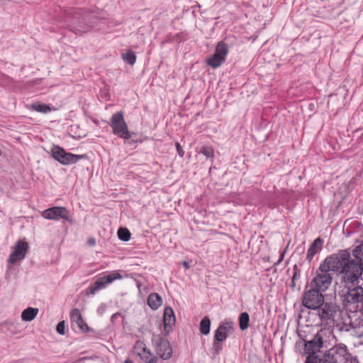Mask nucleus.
<instances>
[{
  "label": "nucleus",
  "mask_w": 363,
  "mask_h": 363,
  "mask_svg": "<svg viewBox=\"0 0 363 363\" xmlns=\"http://www.w3.org/2000/svg\"><path fill=\"white\" fill-rule=\"evenodd\" d=\"M334 262L335 272L341 275L340 281L345 285H356L359 284L363 272L362 263L359 259H352L347 250H341L337 254L330 256Z\"/></svg>",
  "instance_id": "f257e3e1"
},
{
  "label": "nucleus",
  "mask_w": 363,
  "mask_h": 363,
  "mask_svg": "<svg viewBox=\"0 0 363 363\" xmlns=\"http://www.w3.org/2000/svg\"><path fill=\"white\" fill-rule=\"evenodd\" d=\"M359 363L357 357L350 353L347 347L340 343L335 345L324 353L320 359L316 357L309 358L307 363Z\"/></svg>",
  "instance_id": "f03ea898"
},
{
  "label": "nucleus",
  "mask_w": 363,
  "mask_h": 363,
  "mask_svg": "<svg viewBox=\"0 0 363 363\" xmlns=\"http://www.w3.org/2000/svg\"><path fill=\"white\" fill-rule=\"evenodd\" d=\"M333 264L334 262H331L330 256L326 257L320 264L315 277L310 282L309 286L322 293L326 291L332 284L333 273L335 272V265H333Z\"/></svg>",
  "instance_id": "7ed1b4c3"
},
{
  "label": "nucleus",
  "mask_w": 363,
  "mask_h": 363,
  "mask_svg": "<svg viewBox=\"0 0 363 363\" xmlns=\"http://www.w3.org/2000/svg\"><path fill=\"white\" fill-rule=\"evenodd\" d=\"M345 289L340 294L343 306L351 312L363 309V287L357 284L345 285Z\"/></svg>",
  "instance_id": "20e7f679"
},
{
  "label": "nucleus",
  "mask_w": 363,
  "mask_h": 363,
  "mask_svg": "<svg viewBox=\"0 0 363 363\" xmlns=\"http://www.w3.org/2000/svg\"><path fill=\"white\" fill-rule=\"evenodd\" d=\"M324 300L323 293L313 287L306 290L301 298L302 305L311 310H317L324 303Z\"/></svg>",
  "instance_id": "39448f33"
},
{
  "label": "nucleus",
  "mask_w": 363,
  "mask_h": 363,
  "mask_svg": "<svg viewBox=\"0 0 363 363\" xmlns=\"http://www.w3.org/2000/svg\"><path fill=\"white\" fill-rule=\"evenodd\" d=\"M51 155L55 160L63 165L77 163L79 160L86 157L85 155H74L67 152L63 148L57 145L52 147Z\"/></svg>",
  "instance_id": "423d86ee"
},
{
  "label": "nucleus",
  "mask_w": 363,
  "mask_h": 363,
  "mask_svg": "<svg viewBox=\"0 0 363 363\" xmlns=\"http://www.w3.org/2000/svg\"><path fill=\"white\" fill-rule=\"evenodd\" d=\"M111 126L114 135L123 139H130L131 138V134L128 129L122 112H117L111 116Z\"/></svg>",
  "instance_id": "0eeeda50"
},
{
  "label": "nucleus",
  "mask_w": 363,
  "mask_h": 363,
  "mask_svg": "<svg viewBox=\"0 0 363 363\" xmlns=\"http://www.w3.org/2000/svg\"><path fill=\"white\" fill-rule=\"evenodd\" d=\"M323 347V337L320 334H316L312 340L306 341L304 344V350L305 352L308 354L306 357L305 363H307V361L309 358L316 357L317 359H320L324 356L323 354H316L320 349Z\"/></svg>",
  "instance_id": "6e6552de"
},
{
  "label": "nucleus",
  "mask_w": 363,
  "mask_h": 363,
  "mask_svg": "<svg viewBox=\"0 0 363 363\" xmlns=\"http://www.w3.org/2000/svg\"><path fill=\"white\" fill-rule=\"evenodd\" d=\"M228 52V49L227 45L223 41L218 42L216 48L215 53L207 60L208 65L212 68L220 67L225 62Z\"/></svg>",
  "instance_id": "1a4fd4ad"
},
{
  "label": "nucleus",
  "mask_w": 363,
  "mask_h": 363,
  "mask_svg": "<svg viewBox=\"0 0 363 363\" xmlns=\"http://www.w3.org/2000/svg\"><path fill=\"white\" fill-rule=\"evenodd\" d=\"M152 344L157 354L163 359H169L172 355L169 342L157 335L153 337Z\"/></svg>",
  "instance_id": "9d476101"
},
{
  "label": "nucleus",
  "mask_w": 363,
  "mask_h": 363,
  "mask_svg": "<svg viewBox=\"0 0 363 363\" xmlns=\"http://www.w3.org/2000/svg\"><path fill=\"white\" fill-rule=\"evenodd\" d=\"M121 278L122 276L121 274L116 271L100 277L89 287V294L94 295L99 290L104 289L107 284H111L116 279H121Z\"/></svg>",
  "instance_id": "9b49d317"
},
{
  "label": "nucleus",
  "mask_w": 363,
  "mask_h": 363,
  "mask_svg": "<svg viewBox=\"0 0 363 363\" xmlns=\"http://www.w3.org/2000/svg\"><path fill=\"white\" fill-rule=\"evenodd\" d=\"M43 218L49 220H59L63 218L69 222H72V218L69 216V211L65 207L55 206L45 210L42 213Z\"/></svg>",
  "instance_id": "f8f14e48"
},
{
  "label": "nucleus",
  "mask_w": 363,
  "mask_h": 363,
  "mask_svg": "<svg viewBox=\"0 0 363 363\" xmlns=\"http://www.w3.org/2000/svg\"><path fill=\"white\" fill-rule=\"evenodd\" d=\"M233 330V323L231 321L223 322L219 325L215 331L214 340L217 342H223Z\"/></svg>",
  "instance_id": "ddd939ff"
},
{
  "label": "nucleus",
  "mask_w": 363,
  "mask_h": 363,
  "mask_svg": "<svg viewBox=\"0 0 363 363\" xmlns=\"http://www.w3.org/2000/svg\"><path fill=\"white\" fill-rule=\"evenodd\" d=\"M23 259V240H18L16 245L9 255L7 267L10 269L13 265L19 264Z\"/></svg>",
  "instance_id": "4468645a"
},
{
  "label": "nucleus",
  "mask_w": 363,
  "mask_h": 363,
  "mask_svg": "<svg viewBox=\"0 0 363 363\" xmlns=\"http://www.w3.org/2000/svg\"><path fill=\"white\" fill-rule=\"evenodd\" d=\"M318 314L321 320H328L332 318L335 308L332 303H325L318 309Z\"/></svg>",
  "instance_id": "2eb2a0df"
},
{
  "label": "nucleus",
  "mask_w": 363,
  "mask_h": 363,
  "mask_svg": "<svg viewBox=\"0 0 363 363\" xmlns=\"http://www.w3.org/2000/svg\"><path fill=\"white\" fill-rule=\"evenodd\" d=\"M164 327L166 332L169 333L175 324L176 318L172 308L166 307L164 311Z\"/></svg>",
  "instance_id": "dca6fc26"
},
{
  "label": "nucleus",
  "mask_w": 363,
  "mask_h": 363,
  "mask_svg": "<svg viewBox=\"0 0 363 363\" xmlns=\"http://www.w3.org/2000/svg\"><path fill=\"white\" fill-rule=\"evenodd\" d=\"M323 240L320 238H317L313 243L310 245L306 259L311 262L315 255L321 250Z\"/></svg>",
  "instance_id": "f3484780"
},
{
  "label": "nucleus",
  "mask_w": 363,
  "mask_h": 363,
  "mask_svg": "<svg viewBox=\"0 0 363 363\" xmlns=\"http://www.w3.org/2000/svg\"><path fill=\"white\" fill-rule=\"evenodd\" d=\"M26 108L36 111L43 113H47L51 111V108L49 105L41 104L40 102H35L31 104H27Z\"/></svg>",
  "instance_id": "a211bd4d"
},
{
  "label": "nucleus",
  "mask_w": 363,
  "mask_h": 363,
  "mask_svg": "<svg viewBox=\"0 0 363 363\" xmlns=\"http://www.w3.org/2000/svg\"><path fill=\"white\" fill-rule=\"evenodd\" d=\"M147 303L152 309H157L162 304V298L157 293H152L147 298Z\"/></svg>",
  "instance_id": "6ab92c4d"
},
{
  "label": "nucleus",
  "mask_w": 363,
  "mask_h": 363,
  "mask_svg": "<svg viewBox=\"0 0 363 363\" xmlns=\"http://www.w3.org/2000/svg\"><path fill=\"white\" fill-rule=\"evenodd\" d=\"M211 320L208 317H204L200 323V332L206 335L210 333Z\"/></svg>",
  "instance_id": "aec40b11"
},
{
  "label": "nucleus",
  "mask_w": 363,
  "mask_h": 363,
  "mask_svg": "<svg viewBox=\"0 0 363 363\" xmlns=\"http://www.w3.org/2000/svg\"><path fill=\"white\" fill-rule=\"evenodd\" d=\"M38 313V308L28 307L24 309V320L31 321L33 320Z\"/></svg>",
  "instance_id": "412c9836"
},
{
  "label": "nucleus",
  "mask_w": 363,
  "mask_h": 363,
  "mask_svg": "<svg viewBox=\"0 0 363 363\" xmlns=\"http://www.w3.org/2000/svg\"><path fill=\"white\" fill-rule=\"evenodd\" d=\"M250 316L247 312L242 313L239 316V325L242 330H246L249 326Z\"/></svg>",
  "instance_id": "4be33fe9"
},
{
  "label": "nucleus",
  "mask_w": 363,
  "mask_h": 363,
  "mask_svg": "<svg viewBox=\"0 0 363 363\" xmlns=\"http://www.w3.org/2000/svg\"><path fill=\"white\" fill-rule=\"evenodd\" d=\"M140 357L146 363H155L157 361V357L152 354L147 348H146L145 352Z\"/></svg>",
  "instance_id": "5701e85b"
},
{
  "label": "nucleus",
  "mask_w": 363,
  "mask_h": 363,
  "mask_svg": "<svg viewBox=\"0 0 363 363\" xmlns=\"http://www.w3.org/2000/svg\"><path fill=\"white\" fill-rule=\"evenodd\" d=\"M123 60H125L127 63L130 65H133L135 63L136 56L133 51L128 50L125 54L122 56Z\"/></svg>",
  "instance_id": "b1692460"
},
{
  "label": "nucleus",
  "mask_w": 363,
  "mask_h": 363,
  "mask_svg": "<svg viewBox=\"0 0 363 363\" xmlns=\"http://www.w3.org/2000/svg\"><path fill=\"white\" fill-rule=\"evenodd\" d=\"M146 348L147 347L143 341L138 340L134 345L133 351L137 355L140 357L145 352Z\"/></svg>",
  "instance_id": "393cba45"
},
{
  "label": "nucleus",
  "mask_w": 363,
  "mask_h": 363,
  "mask_svg": "<svg viewBox=\"0 0 363 363\" xmlns=\"http://www.w3.org/2000/svg\"><path fill=\"white\" fill-rule=\"evenodd\" d=\"M118 236L121 240L128 241L130 238V233L127 228H120L118 230Z\"/></svg>",
  "instance_id": "a878e982"
},
{
  "label": "nucleus",
  "mask_w": 363,
  "mask_h": 363,
  "mask_svg": "<svg viewBox=\"0 0 363 363\" xmlns=\"http://www.w3.org/2000/svg\"><path fill=\"white\" fill-rule=\"evenodd\" d=\"M199 153L203 154L206 158H213L214 156V151L211 147L203 146L201 147Z\"/></svg>",
  "instance_id": "bb28decb"
},
{
  "label": "nucleus",
  "mask_w": 363,
  "mask_h": 363,
  "mask_svg": "<svg viewBox=\"0 0 363 363\" xmlns=\"http://www.w3.org/2000/svg\"><path fill=\"white\" fill-rule=\"evenodd\" d=\"M353 255L355 258L361 261L363 267V245H360L355 247L353 250Z\"/></svg>",
  "instance_id": "cd10ccee"
},
{
  "label": "nucleus",
  "mask_w": 363,
  "mask_h": 363,
  "mask_svg": "<svg viewBox=\"0 0 363 363\" xmlns=\"http://www.w3.org/2000/svg\"><path fill=\"white\" fill-rule=\"evenodd\" d=\"M70 318L71 320L74 322L79 320L81 318H82L80 311L78 308L73 309L70 313Z\"/></svg>",
  "instance_id": "c85d7f7f"
},
{
  "label": "nucleus",
  "mask_w": 363,
  "mask_h": 363,
  "mask_svg": "<svg viewBox=\"0 0 363 363\" xmlns=\"http://www.w3.org/2000/svg\"><path fill=\"white\" fill-rule=\"evenodd\" d=\"M221 342H217L216 340H213V351L215 355L218 354L222 350L223 346Z\"/></svg>",
  "instance_id": "c756f323"
},
{
  "label": "nucleus",
  "mask_w": 363,
  "mask_h": 363,
  "mask_svg": "<svg viewBox=\"0 0 363 363\" xmlns=\"http://www.w3.org/2000/svg\"><path fill=\"white\" fill-rule=\"evenodd\" d=\"M75 323L77 324L78 327L80 328L82 331L88 330L89 327L82 318H81L79 320H77Z\"/></svg>",
  "instance_id": "7c9ffc66"
},
{
  "label": "nucleus",
  "mask_w": 363,
  "mask_h": 363,
  "mask_svg": "<svg viewBox=\"0 0 363 363\" xmlns=\"http://www.w3.org/2000/svg\"><path fill=\"white\" fill-rule=\"evenodd\" d=\"M65 321L62 320V321H60L57 325V327H56V330L57 332L60 334V335H64L65 331Z\"/></svg>",
  "instance_id": "2f4dec72"
},
{
  "label": "nucleus",
  "mask_w": 363,
  "mask_h": 363,
  "mask_svg": "<svg viewBox=\"0 0 363 363\" xmlns=\"http://www.w3.org/2000/svg\"><path fill=\"white\" fill-rule=\"evenodd\" d=\"M294 272L293 277H292V286H295V283H294L295 279L300 277V273L297 272L298 269H297L296 265H294Z\"/></svg>",
  "instance_id": "473e14b6"
},
{
  "label": "nucleus",
  "mask_w": 363,
  "mask_h": 363,
  "mask_svg": "<svg viewBox=\"0 0 363 363\" xmlns=\"http://www.w3.org/2000/svg\"><path fill=\"white\" fill-rule=\"evenodd\" d=\"M176 147H177V152H178L179 155L181 157H182L184 156V152L182 150V146L180 145V144L179 143H176Z\"/></svg>",
  "instance_id": "72a5a7b5"
},
{
  "label": "nucleus",
  "mask_w": 363,
  "mask_h": 363,
  "mask_svg": "<svg viewBox=\"0 0 363 363\" xmlns=\"http://www.w3.org/2000/svg\"><path fill=\"white\" fill-rule=\"evenodd\" d=\"M87 243L88 245H91V246H93L96 244V240L94 238H89L88 240H87Z\"/></svg>",
  "instance_id": "f704fd0d"
},
{
  "label": "nucleus",
  "mask_w": 363,
  "mask_h": 363,
  "mask_svg": "<svg viewBox=\"0 0 363 363\" xmlns=\"http://www.w3.org/2000/svg\"><path fill=\"white\" fill-rule=\"evenodd\" d=\"M23 245H24V255H25L26 253L27 249L28 247V243L26 242H24Z\"/></svg>",
  "instance_id": "c9c22d12"
},
{
  "label": "nucleus",
  "mask_w": 363,
  "mask_h": 363,
  "mask_svg": "<svg viewBox=\"0 0 363 363\" xmlns=\"http://www.w3.org/2000/svg\"><path fill=\"white\" fill-rule=\"evenodd\" d=\"M182 264L186 269H188L189 267V263L186 261L182 262Z\"/></svg>",
  "instance_id": "e433bc0d"
},
{
  "label": "nucleus",
  "mask_w": 363,
  "mask_h": 363,
  "mask_svg": "<svg viewBox=\"0 0 363 363\" xmlns=\"http://www.w3.org/2000/svg\"><path fill=\"white\" fill-rule=\"evenodd\" d=\"M124 363H133V362L131 359H128L125 360Z\"/></svg>",
  "instance_id": "4c0bfd02"
},
{
  "label": "nucleus",
  "mask_w": 363,
  "mask_h": 363,
  "mask_svg": "<svg viewBox=\"0 0 363 363\" xmlns=\"http://www.w3.org/2000/svg\"><path fill=\"white\" fill-rule=\"evenodd\" d=\"M79 32H80V33H82V32H86V30H79Z\"/></svg>",
  "instance_id": "58836bf2"
}]
</instances>
